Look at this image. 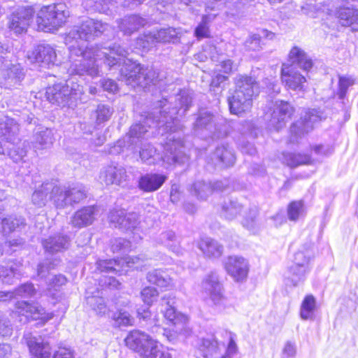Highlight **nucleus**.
I'll list each match as a JSON object with an SVG mask.
<instances>
[{"label":"nucleus","mask_w":358,"mask_h":358,"mask_svg":"<svg viewBox=\"0 0 358 358\" xmlns=\"http://www.w3.org/2000/svg\"><path fill=\"white\" fill-rule=\"evenodd\" d=\"M149 282L161 287H167L172 283V279L168 273L162 269H154L147 274Z\"/></svg>","instance_id":"34"},{"label":"nucleus","mask_w":358,"mask_h":358,"mask_svg":"<svg viewBox=\"0 0 358 358\" xmlns=\"http://www.w3.org/2000/svg\"><path fill=\"white\" fill-rule=\"evenodd\" d=\"M24 219L22 217L9 216L2 219L1 229L3 234H10L22 226H24Z\"/></svg>","instance_id":"41"},{"label":"nucleus","mask_w":358,"mask_h":358,"mask_svg":"<svg viewBox=\"0 0 358 358\" xmlns=\"http://www.w3.org/2000/svg\"><path fill=\"white\" fill-rule=\"evenodd\" d=\"M11 148H7L6 155L10 157V159L15 162H19L23 160L24 157L27 155L28 150V143L26 142L17 144L10 143Z\"/></svg>","instance_id":"38"},{"label":"nucleus","mask_w":358,"mask_h":358,"mask_svg":"<svg viewBox=\"0 0 358 358\" xmlns=\"http://www.w3.org/2000/svg\"><path fill=\"white\" fill-rule=\"evenodd\" d=\"M47 99L62 107L74 108L88 100L83 85L73 81L66 84L58 83L49 87L45 92Z\"/></svg>","instance_id":"5"},{"label":"nucleus","mask_w":358,"mask_h":358,"mask_svg":"<svg viewBox=\"0 0 358 358\" xmlns=\"http://www.w3.org/2000/svg\"><path fill=\"white\" fill-rule=\"evenodd\" d=\"M200 352L203 358H219L221 355L219 344L213 337L202 339Z\"/></svg>","instance_id":"33"},{"label":"nucleus","mask_w":358,"mask_h":358,"mask_svg":"<svg viewBox=\"0 0 358 358\" xmlns=\"http://www.w3.org/2000/svg\"><path fill=\"white\" fill-rule=\"evenodd\" d=\"M338 18L343 26H350L358 21V10L351 8H341Z\"/></svg>","instance_id":"40"},{"label":"nucleus","mask_w":358,"mask_h":358,"mask_svg":"<svg viewBox=\"0 0 358 358\" xmlns=\"http://www.w3.org/2000/svg\"><path fill=\"white\" fill-rule=\"evenodd\" d=\"M156 153V148H155L152 145L146 143L143 145L140 150V157L143 162L151 164L154 162L152 159H155Z\"/></svg>","instance_id":"54"},{"label":"nucleus","mask_w":358,"mask_h":358,"mask_svg":"<svg viewBox=\"0 0 358 358\" xmlns=\"http://www.w3.org/2000/svg\"><path fill=\"white\" fill-rule=\"evenodd\" d=\"M131 247L130 241L122 238H117L111 241V250L115 252H127Z\"/></svg>","instance_id":"56"},{"label":"nucleus","mask_w":358,"mask_h":358,"mask_svg":"<svg viewBox=\"0 0 358 358\" xmlns=\"http://www.w3.org/2000/svg\"><path fill=\"white\" fill-rule=\"evenodd\" d=\"M309 259L303 252H297L294 255V264L289 268V275L287 277V285L296 286L304 280L306 267Z\"/></svg>","instance_id":"17"},{"label":"nucleus","mask_w":358,"mask_h":358,"mask_svg":"<svg viewBox=\"0 0 358 358\" xmlns=\"http://www.w3.org/2000/svg\"><path fill=\"white\" fill-rule=\"evenodd\" d=\"M147 22L148 21L145 18L138 15H131L125 16L121 20L119 27L124 34L131 35L141 27H143Z\"/></svg>","instance_id":"27"},{"label":"nucleus","mask_w":358,"mask_h":358,"mask_svg":"<svg viewBox=\"0 0 358 358\" xmlns=\"http://www.w3.org/2000/svg\"><path fill=\"white\" fill-rule=\"evenodd\" d=\"M148 131L147 126L142 124H136L131 127L129 136L130 138H140Z\"/></svg>","instance_id":"58"},{"label":"nucleus","mask_w":358,"mask_h":358,"mask_svg":"<svg viewBox=\"0 0 358 358\" xmlns=\"http://www.w3.org/2000/svg\"><path fill=\"white\" fill-rule=\"evenodd\" d=\"M141 298L145 303L150 306L158 296L157 290L152 287H146L141 291Z\"/></svg>","instance_id":"57"},{"label":"nucleus","mask_w":358,"mask_h":358,"mask_svg":"<svg viewBox=\"0 0 358 358\" xmlns=\"http://www.w3.org/2000/svg\"><path fill=\"white\" fill-rule=\"evenodd\" d=\"M112 319L114 321V325L117 327L132 326L134 322V319L131 315L122 310L113 313Z\"/></svg>","instance_id":"50"},{"label":"nucleus","mask_w":358,"mask_h":358,"mask_svg":"<svg viewBox=\"0 0 358 358\" xmlns=\"http://www.w3.org/2000/svg\"><path fill=\"white\" fill-rule=\"evenodd\" d=\"M305 214L302 201L291 202L287 207V216L289 220L296 221Z\"/></svg>","instance_id":"49"},{"label":"nucleus","mask_w":358,"mask_h":358,"mask_svg":"<svg viewBox=\"0 0 358 358\" xmlns=\"http://www.w3.org/2000/svg\"><path fill=\"white\" fill-rule=\"evenodd\" d=\"M281 79L285 85L294 91H303L306 78L293 66L283 64L281 69Z\"/></svg>","instance_id":"20"},{"label":"nucleus","mask_w":358,"mask_h":358,"mask_svg":"<svg viewBox=\"0 0 358 358\" xmlns=\"http://www.w3.org/2000/svg\"><path fill=\"white\" fill-rule=\"evenodd\" d=\"M155 42H157L155 34V32H150L138 37L136 43L139 48H141L143 50H148Z\"/></svg>","instance_id":"55"},{"label":"nucleus","mask_w":358,"mask_h":358,"mask_svg":"<svg viewBox=\"0 0 358 358\" xmlns=\"http://www.w3.org/2000/svg\"><path fill=\"white\" fill-rule=\"evenodd\" d=\"M201 288L208 294L215 305H221L225 298L223 287L215 273H209L202 281Z\"/></svg>","instance_id":"14"},{"label":"nucleus","mask_w":358,"mask_h":358,"mask_svg":"<svg viewBox=\"0 0 358 358\" xmlns=\"http://www.w3.org/2000/svg\"><path fill=\"white\" fill-rule=\"evenodd\" d=\"M106 29V24L99 20L87 18L74 25L66 34L64 41L69 46L71 74L88 75L96 77L99 74V60L110 68L115 64V55L124 56L126 49L118 44L108 48L98 46H85V42L94 40Z\"/></svg>","instance_id":"1"},{"label":"nucleus","mask_w":358,"mask_h":358,"mask_svg":"<svg viewBox=\"0 0 358 358\" xmlns=\"http://www.w3.org/2000/svg\"><path fill=\"white\" fill-rule=\"evenodd\" d=\"M87 303L99 316H103L108 312L105 300L102 297L89 296L87 298Z\"/></svg>","instance_id":"47"},{"label":"nucleus","mask_w":358,"mask_h":358,"mask_svg":"<svg viewBox=\"0 0 358 358\" xmlns=\"http://www.w3.org/2000/svg\"><path fill=\"white\" fill-rule=\"evenodd\" d=\"M159 244L169 248L172 252L179 255L181 253V248L177 241V238L173 231L162 232L157 239Z\"/></svg>","instance_id":"35"},{"label":"nucleus","mask_w":358,"mask_h":358,"mask_svg":"<svg viewBox=\"0 0 358 358\" xmlns=\"http://www.w3.org/2000/svg\"><path fill=\"white\" fill-rule=\"evenodd\" d=\"M3 76L5 85L9 87H15L20 85L24 78L25 71L20 64H12L3 71Z\"/></svg>","instance_id":"30"},{"label":"nucleus","mask_w":358,"mask_h":358,"mask_svg":"<svg viewBox=\"0 0 358 358\" xmlns=\"http://www.w3.org/2000/svg\"><path fill=\"white\" fill-rule=\"evenodd\" d=\"M224 268L234 280L243 281L248 276V262L242 257L229 256L225 260Z\"/></svg>","instance_id":"16"},{"label":"nucleus","mask_w":358,"mask_h":358,"mask_svg":"<svg viewBox=\"0 0 358 358\" xmlns=\"http://www.w3.org/2000/svg\"><path fill=\"white\" fill-rule=\"evenodd\" d=\"M71 244L70 237L57 233L43 240L42 245L46 252L54 254L67 250Z\"/></svg>","instance_id":"24"},{"label":"nucleus","mask_w":358,"mask_h":358,"mask_svg":"<svg viewBox=\"0 0 358 358\" xmlns=\"http://www.w3.org/2000/svg\"><path fill=\"white\" fill-rule=\"evenodd\" d=\"M21 275V272L13 266H0V280L4 284H13Z\"/></svg>","instance_id":"43"},{"label":"nucleus","mask_w":358,"mask_h":358,"mask_svg":"<svg viewBox=\"0 0 358 358\" xmlns=\"http://www.w3.org/2000/svg\"><path fill=\"white\" fill-rule=\"evenodd\" d=\"M70 13L64 3L43 6L36 16L38 29L50 31L62 27L69 17Z\"/></svg>","instance_id":"8"},{"label":"nucleus","mask_w":358,"mask_h":358,"mask_svg":"<svg viewBox=\"0 0 358 358\" xmlns=\"http://www.w3.org/2000/svg\"><path fill=\"white\" fill-rule=\"evenodd\" d=\"M164 145V155L162 157V161L168 165L186 162L188 157L185 152L183 142L180 138L170 135Z\"/></svg>","instance_id":"10"},{"label":"nucleus","mask_w":358,"mask_h":358,"mask_svg":"<svg viewBox=\"0 0 358 358\" xmlns=\"http://www.w3.org/2000/svg\"><path fill=\"white\" fill-rule=\"evenodd\" d=\"M127 178L125 169L120 166H108L100 173V178L107 185H121L127 180Z\"/></svg>","instance_id":"23"},{"label":"nucleus","mask_w":358,"mask_h":358,"mask_svg":"<svg viewBox=\"0 0 358 358\" xmlns=\"http://www.w3.org/2000/svg\"><path fill=\"white\" fill-rule=\"evenodd\" d=\"M315 299L313 295L307 296L301 306L300 315L303 320L311 319L315 308Z\"/></svg>","instance_id":"48"},{"label":"nucleus","mask_w":358,"mask_h":358,"mask_svg":"<svg viewBox=\"0 0 358 358\" xmlns=\"http://www.w3.org/2000/svg\"><path fill=\"white\" fill-rule=\"evenodd\" d=\"M192 97L187 90H180L175 96L162 99L156 103L159 111L155 112V120L159 128L164 131L176 132L181 129L177 115L182 117L192 106Z\"/></svg>","instance_id":"2"},{"label":"nucleus","mask_w":358,"mask_h":358,"mask_svg":"<svg viewBox=\"0 0 358 358\" xmlns=\"http://www.w3.org/2000/svg\"><path fill=\"white\" fill-rule=\"evenodd\" d=\"M96 206L83 207L75 212L71 218V224L76 228H83L91 225L99 213Z\"/></svg>","instance_id":"21"},{"label":"nucleus","mask_w":358,"mask_h":358,"mask_svg":"<svg viewBox=\"0 0 358 358\" xmlns=\"http://www.w3.org/2000/svg\"><path fill=\"white\" fill-rule=\"evenodd\" d=\"M215 126V117L208 110H201L198 117L194 124L193 129L195 133H199L203 129L211 131Z\"/></svg>","instance_id":"32"},{"label":"nucleus","mask_w":358,"mask_h":358,"mask_svg":"<svg viewBox=\"0 0 358 358\" xmlns=\"http://www.w3.org/2000/svg\"><path fill=\"white\" fill-rule=\"evenodd\" d=\"M257 215L258 212L256 208L250 209V212L245 216L243 225L248 229L252 228L255 224Z\"/></svg>","instance_id":"62"},{"label":"nucleus","mask_w":358,"mask_h":358,"mask_svg":"<svg viewBox=\"0 0 358 358\" xmlns=\"http://www.w3.org/2000/svg\"><path fill=\"white\" fill-rule=\"evenodd\" d=\"M125 345L142 358H171V355L164 350L150 335L139 330L131 331L124 338Z\"/></svg>","instance_id":"6"},{"label":"nucleus","mask_w":358,"mask_h":358,"mask_svg":"<svg viewBox=\"0 0 358 358\" xmlns=\"http://www.w3.org/2000/svg\"><path fill=\"white\" fill-rule=\"evenodd\" d=\"M212 192V185L203 180L196 181L192 185V193L198 199H206Z\"/></svg>","instance_id":"45"},{"label":"nucleus","mask_w":358,"mask_h":358,"mask_svg":"<svg viewBox=\"0 0 358 358\" xmlns=\"http://www.w3.org/2000/svg\"><path fill=\"white\" fill-rule=\"evenodd\" d=\"M296 352L295 345L288 341L283 348L282 358H293L296 355Z\"/></svg>","instance_id":"64"},{"label":"nucleus","mask_w":358,"mask_h":358,"mask_svg":"<svg viewBox=\"0 0 358 358\" xmlns=\"http://www.w3.org/2000/svg\"><path fill=\"white\" fill-rule=\"evenodd\" d=\"M15 314L24 316L26 321L29 320H43L48 321L52 317V314H50V316L45 315V310L41 306L24 301L16 303Z\"/></svg>","instance_id":"19"},{"label":"nucleus","mask_w":358,"mask_h":358,"mask_svg":"<svg viewBox=\"0 0 358 358\" xmlns=\"http://www.w3.org/2000/svg\"><path fill=\"white\" fill-rule=\"evenodd\" d=\"M23 338L29 348L31 355L34 357H51V348L48 343H44L41 338L34 336L30 333L26 334Z\"/></svg>","instance_id":"22"},{"label":"nucleus","mask_w":358,"mask_h":358,"mask_svg":"<svg viewBox=\"0 0 358 358\" xmlns=\"http://www.w3.org/2000/svg\"><path fill=\"white\" fill-rule=\"evenodd\" d=\"M10 292L13 294L12 299L17 296L31 297L36 294V290L32 283L27 282L17 287Z\"/></svg>","instance_id":"52"},{"label":"nucleus","mask_w":358,"mask_h":358,"mask_svg":"<svg viewBox=\"0 0 358 358\" xmlns=\"http://www.w3.org/2000/svg\"><path fill=\"white\" fill-rule=\"evenodd\" d=\"M51 185V182H43L38 189H36L32 194L31 199L34 205L42 207L44 206L50 195V191H46L45 186Z\"/></svg>","instance_id":"44"},{"label":"nucleus","mask_w":358,"mask_h":358,"mask_svg":"<svg viewBox=\"0 0 358 358\" xmlns=\"http://www.w3.org/2000/svg\"><path fill=\"white\" fill-rule=\"evenodd\" d=\"M114 110L112 107L106 104H99L94 112L96 123L100 124L110 120Z\"/></svg>","instance_id":"46"},{"label":"nucleus","mask_w":358,"mask_h":358,"mask_svg":"<svg viewBox=\"0 0 358 358\" xmlns=\"http://www.w3.org/2000/svg\"><path fill=\"white\" fill-rule=\"evenodd\" d=\"M53 143L52 130L45 128L36 133L34 135V146L37 150L49 148Z\"/></svg>","instance_id":"36"},{"label":"nucleus","mask_w":358,"mask_h":358,"mask_svg":"<svg viewBox=\"0 0 358 358\" xmlns=\"http://www.w3.org/2000/svg\"><path fill=\"white\" fill-rule=\"evenodd\" d=\"M325 118L326 116L322 111L315 108L307 109L301 120L292 124L290 141L296 143L299 138L312 131L315 124Z\"/></svg>","instance_id":"9"},{"label":"nucleus","mask_w":358,"mask_h":358,"mask_svg":"<svg viewBox=\"0 0 358 358\" xmlns=\"http://www.w3.org/2000/svg\"><path fill=\"white\" fill-rule=\"evenodd\" d=\"M166 178L164 175L147 173L140 178L138 187L144 192H154L164 184Z\"/></svg>","instance_id":"26"},{"label":"nucleus","mask_w":358,"mask_h":358,"mask_svg":"<svg viewBox=\"0 0 358 358\" xmlns=\"http://www.w3.org/2000/svg\"><path fill=\"white\" fill-rule=\"evenodd\" d=\"M108 219L110 222L113 224L115 227L127 230L136 229L139 224L138 213L134 212L127 213L122 209L111 210Z\"/></svg>","instance_id":"15"},{"label":"nucleus","mask_w":358,"mask_h":358,"mask_svg":"<svg viewBox=\"0 0 358 358\" xmlns=\"http://www.w3.org/2000/svg\"><path fill=\"white\" fill-rule=\"evenodd\" d=\"M243 205L236 199L224 201L222 205V214L228 220H233L241 213Z\"/></svg>","instance_id":"37"},{"label":"nucleus","mask_w":358,"mask_h":358,"mask_svg":"<svg viewBox=\"0 0 358 358\" xmlns=\"http://www.w3.org/2000/svg\"><path fill=\"white\" fill-rule=\"evenodd\" d=\"M45 187L46 191H50L49 200L57 208H64L68 206H72L86 197L87 190L83 185L66 187L51 182V185H48Z\"/></svg>","instance_id":"7"},{"label":"nucleus","mask_w":358,"mask_h":358,"mask_svg":"<svg viewBox=\"0 0 358 358\" xmlns=\"http://www.w3.org/2000/svg\"><path fill=\"white\" fill-rule=\"evenodd\" d=\"M199 248L205 257L209 259H217L220 257L224 251V247L218 241L206 238L201 239L199 243Z\"/></svg>","instance_id":"28"},{"label":"nucleus","mask_w":358,"mask_h":358,"mask_svg":"<svg viewBox=\"0 0 358 358\" xmlns=\"http://www.w3.org/2000/svg\"><path fill=\"white\" fill-rule=\"evenodd\" d=\"M234 94L228 98L230 112L237 115L249 111L252 100L259 94V85L255 78L239 75L235 80Z\"/></svg>","instance_id":"4"},{"label":"nucleus","mask_w":358,"mask_h":358,"mask_svg":"<svg viewBox=\"0 0 358 358\" xmlns=\"http://www.w3.org/2000/svg\"><path fill=\"white\" fill-rule=\"evenodd\" d=\"M355 78L351 76H338V90L337 94L338 98L343 99L346 96L349 87L355 84Z\"/></svg>","instance_id":"51"},{"label":"nucleus","mask_w":358,"mask_h":358,"mask_svg":"<svg viewBox=\"0 0 358 358\" xmlns=\"http://www.w3.org/2000/svg\"><path fill=\"white\" fill-rule=\"evenodd\" d=\"M34 11L30 7L18 8L10 15L8 28L15 34L25 32L32 21Z\"/></svg>","instance_id":"13"},{"label":"nucleus","mask_w":358,"mask_h":358,"mask_svg":"<svg viewBox=\"0 0 358 358\" xmlns=\"http://www.w3.org/2000/svg\"><path fill=\"white\" fill-rule=\"evenodd\" d=\"M128 51L124 56L115 55L116 62L113 66H122L120 69V79L131 87L141 86L146 87L150 84L155 85L158 79V73L152 67H143L131 59H127Z\"/></svg>","instance_id":"3"},{"label":"nucleus","mask_w":358,"mask_h":358,"mask_svg":"<svg viewBox=\"0 0 358 358\" xmlns=\"http://www.w3.org/2000/svg\"><path fill=\"white\" fill-rule=\"evenodd\" d=\"M310 157L308 155L285 152L282 154V161L290 167H296L301 164H308Z\"/></svg>","instance_id":"39"},{"label":"nucleus","mask_w":358,"mask_h":358,"mask_svg":"<svg viewBox=\"0 0 358 358\" xmlns=\"http://www.w3.org/2000/svg\"><path fill=\"white\" fill-rule=\"evenodd\" d=\"M96 268L101 272H106L113 274H120L122 271L120 261L116 259L99 260L96 262Z\"/></svg>","instance_id":"42"},{"label":"nucleus","mask_w":358,"mask_h":358,"mask_svg":"<svg viewBox=\"0 0 358 358\" xmlns=\"http://www.w3.org/2000/svg\"><path fill=\"white\" fill-rule=\"evenodd\" d=\"M161 312L163 313L165 318L173 324H176L179 320V317L173 305L166 307L165 309L161 308Z\"/></svg>","instance_id":"63"},{"label":"nucleus","mask_w":358,"mask_h":358,"mask_svg":"<svg viewBox=\"0 0 358 358\" xmlns=\"http://www.w3.org/2000/svg\"><path fill=\"white\" fill-rule=\"evenodd\" d=\"M294 112V108L288 102L277 101L275 108L271 115L269 125L275 130L279 131L285 127Z\"/></svg>","instance_id":"18"},{"label":"nucleus","mask_w":358,"mask_h":358,"mask_svg":"<svg viewBox=\"0 0 358 358\" xmlns=\"http://www.w3.org/2000/svg\"><path fill=\"white\" fill-rule=\"evenodd\" d=\"M67 282L66 278L62 274L54 275L48 280L49 289L57 290L62 285H64Z\"/></svg>","instance_id":"59"},{"label":"nucleus","mask_w":358,"mask_h":358,"mask_svg":"<svg viewBox=\"0 0 358 358\" xmlns=\"http://www.w3.org/2000/svg\"><path fill=\"white\" fill-rule=\"evenodd\" d=\"M157 43H178L182 34L181 28L171 27L162 28L155 31Z\"/></svg>","instance_id":"31"},{"label":"nucleus","mask_w":358,"mask_h":358,"mask_svg":"<svg viewBox=\"0 0 358 358\" xmlns=\"http://www.w3.org/2000/svg\"><path fill=\"white\" fill-rule=\"evenodd\" d=\"M244 47L248 51H259L262 48L259 35L250 34L244 42Z\"/></svg>","instance_id":"53"},{"label":"nucleus","mask_w":358,"mask_h":358,"mask_svg":"<svg viewBox=\"0 0 358 358\" xmlns=\"http://www.w3.org/2000/svg\"><path fill=\"white\" fill-rule=\"evenodd\" d=\"M212 159L215 161V165L230 166L234 165L236 157L233 150L228 145H221L215 149Z\"/></svg>","instance_id":"29"},{"label":"nucleus","mask_w":358,"mask_h":358,"mask_svg":"<svg viewBox=\"0 0 358 358\" xmlns=\"http://www.w3.org/2000/svg\"><path fill=\"white\" fill-rule=\"evenodd\" d=\"M52 358H74V352L70 348L59 345Z\"/></svg>","instance_id":"60"},{"label":"nucleus","mask_w":358,"mask_h":358,"mask_svg":"<svg viewBox=\"0 0 358 358\" xmlns=\"http://www.w3.org/2000/svg\"><path fill=\"white\" fill-rule=\"evenodd\" d=\"M194 35L198 39L209 37V29L206 20H203L197 26L194 31Z\"/></svg>","instance_id":"61"},{"label":"nucleus","mask_w":358,"mask_h":358,"mask_svg":"<svg viewBox=\"0 0 358 358\" xmlns=\"http://www.w3.org/2000/svg\"><path fill=\"white\" fill-rule=\"evenodd\" d=\"M31 122V118L22 117L18 121L5 115H0V136L3 137L8 143H15L20 141V122L22 121Z\"/></svg>","instance_id":"12"},{"label":"nucleus","mask_w":358,"mask_h":358,"mask_svg":"<svg viewBox=\"0 0 358 358\" xmlns=\"http://www.w3.org/2000/svg\"><path fill=\"white\" fill-rule=\"evenodd\" d=\"M289 66L299 67L304 71H309L313 67V61L303 50L294 46L289 53Z\"/></svg>","instance_id":"25"},{"label":"nucleus","mask_w":358,"mask_h":358,"mask_svg":"<svg viewBox=\"0 0 358 358\" xmlns=\"http://www.w3.org/2000/svg\"><path fill=\"white\" fill-rule=\"evenodd\" d=\"M32 64L41 67H49L54 64L57 59L55 50L48 44H40L36 46L27 55Z\"/></svg>","instance_id":"11"}]
</instances>
